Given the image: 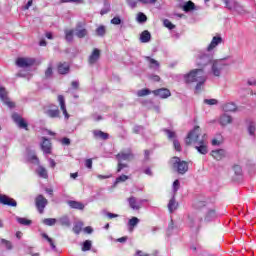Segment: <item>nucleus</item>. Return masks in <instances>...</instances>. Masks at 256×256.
<instances>
[{
    "label": "nucleus",
    "instance_id": "1",
    "mask_svg": "<svg viewBox=\"0 0 256 256\" xmlns=\"http://www.w3.org/2000/svg\"><path fill=\"white\" fill-rule=\"evenodd\" d=\"M209 63V55L202 54L198 57L197 66L201 67L200 69H193L188 74L184 75L185 83L191 84L196 83L195 93H201L205 87V82L207 81V75H205V70L203 67H206Z\"/></svg>",
    "mask_w": 256,
    "mask_h": 256
},
{
    "label": "nucleus",
    "instance_id": "2",
    "mask_svg": "<svg viewBox=\"0 0 256 256\" xmlns=\"http://www.w3.org/2000/svg\"><path fill=\"white\" fill-rule=\"evenodd\" d=\"M185 145L193 146L200 155H207L209 148L207 147L206 134L201 131V127L195 126L186 136Z\"/></svg>",
    "mask_w": 256,
    "mask_h": 256
},
{
    "label": "nucleus",
    "instance_id": "3",
    "mask_svg": "<svg viewBox=\"0 0 256 256\" xmlns=\"http://www.w3.org/2000/svg\"><path fill=\"white\" fill-rule=\"evenodd\" d=\"M170 163L172 165L173 171L178 173L179 175H185L187 171H189V162L185 160H181V158L174 156L171 160Z\"/></svg>",
    "mask_w": 256,
    "mask_h": 256
},
{
    "label": "nucleus",
    "instance_id": "4",
    "mask_svg": "<svg viewBox=\"0 0 256 256\" xmlns=\"http://www.w3.org/2000/svg\"><path fill=\"white\" fill-rule=\"evenodd\" d=\"M227 59H229V57L214 60L212 62L211 72L214 77H221V71H223V67H225V63H223V61H227Z\"/></svg>",
    "mask_w": 256,
    "mask_h": 256
},
{
    "label": "nucleus",
    "instance_id": "5",
    "mask_svg": "<svg viewBox=\"0 0 256 256\" xmlns=\"http://www.w3.org/2000/svg\"><path fill=\"white\" fill-rule=\"evenodd\" d=\"M44 113L45 115H47V117H50L51 119H57L61 117V111L59 110V107L54 104H50L44 107Z\"/></svg>",
    "mask_w": 256,
    "mask_h": 256
},
{
    "label": "nucleus",
    "instance_id": "6",
    "mask_svg": "<svg viewBox=\"0 0 256 256\" xmlns=\"http://www.w3.org/2000/svg\"><path fill=\"white\" fill-rule=\"evenodd\" d=\"M74 35L78 37V39H85L87 35H89V31L85 28V22H78L75 29Z\"/></svg>",
    "mask_w": 256,
    "mask_h": 256
},
{
    "label": "nucleus",
    "instance_id": "7",
    "mask_svg": "<svg viewBox=\"0 0 256 256\" xmlns=\"http://www.w3.org/2000/svg\"><path fill=\"white\" fill-rule=\"evenodd\" d=\"M35 64V60L31 58L20 57L16 59L15 65L20 69H27Z\"/></svg>",
    "mask_w": 256,
    "mask_h": 256
},
{
    "label": "nucleus",
    "instance_id": "8",
    "mask_svg": "<svg viewBox=\"0 0 256 256\" xmlns=\"http://www.w3.org/2000/svg\"><path fill=\"white\" fill-rule=\"evenodd\" d=\"M48 203L49 201L47 200V198H44L43 195H38L35 198V205L40 214H43V212L45 211V207H47Z\"/></svg>",
    "mask_w": 256,
    "mask_h": 256
},
{
    "label": "nucleus",
    "instance_id": "9",
    "mask_svg": "<svg viewBox=\"0 0 256 256\" xmlns=\"http://www.w3.org/2000/svg\"><path fill=\"white\" fill-rule=\"evenodd\" d=\"M0 99L3 101L4 105H7L10 109L15 107V103L12 102L7 96V90L4 87H0Z\"/></svg>",
    "mask_w": 256,
    "mask_h": 256
},
{
    "label": "nucleus",
    "instance_id": "10",
    "mask_svg": "<svg viewBox=\"0 0 256 256\" xmlns=\"http://www.w3.org/2000/svg\"><path fill=\"white\" fill-rule=\"evenodd\" d=\"M53 146L51 144V140L42 137L41 150L44 155H51Z\"/></svg>",
    "mask_w": 256,
    "mask_h": 256
},
{
    "label": "nucleus",
    "instance_id": "11",
    "mask_svg": "<svg viewBox=\"0 0 256 256\" xmlns=\"http://www.w3.org/2000/svg\"><path fill=\"white\" fill-rule=\"evenodd\" d=\"M152 93L155 97H160V99H168V97H171V91L167 88H160L152 91Z\"/></svg>",
    "mask_w": 256,
    "mask_h": 256
},
{
    "label": "nucleus",
    "instance_id": "12",
    "mask_svg": "<svg viewBox=\"0 0 256 256\" xmlns=\"http://www.w3.org/2000/svg\"><path fill=\"white\" fill-rule=\"evenodd\" d=\"M0 203L2 205H8V207H17V201L7 195L0 194Z\"/></svg>",
    "mask_w": 256,
    "mask_h": 256
},
{
    "label": "nucleus",
    "instance_id": "13",
    "mask_svg": "<svg viewBox=\"0 0 256 256\" xmlns=\"http://www.w3.org/2000/svg\"><path fill=\"white\" fill-rule=\"evenodd\" d=\"M100 57H101V50L95 48V49L92 51V53H91V55L89 56V58H88V63H89V65H95V63H97V62L99 61Z\"/></svg>",
    "mask_w": 256,
    "mask_h": 256
},
{
    "label": "nucleus",
    "instance_id": "14",
    "mask_svg": "<svg viewBox=\"0 0 256 256\" xmlns=\"http://www.w3.org/2000/svg\"><path fill=\"white\" fill-rule=\"evenodd\" d=\"M12 119L18 125V127H20V129H27V122H25V119H23V117H21L19 114L14 113L12 115Z\"/></svg>",
    "mask_w": 256,
    "mask_h": 256
},
{
    "label": "nucleus",
    "instance_id": "15",
    "mask_svg": "<svg viewBox=\"0 0 256 256\" xmlns=\"http://www.w3.org/2000/svg\"><path fill=\"white\" fill-rule=\"evenodd\" d=\"M133 157L134 156L131 150H128L127 152H120L116 155V159L118 160V162L130 161V159H133Z\"/></svg>",
    "mask_w": 256,
    "mask_h": 256
},
{
    "label": "nucleus",
    "instance_id": "16",
    "mask_svg": "<svg viewBox=\"0 0 256 256\" xmlns=\"http://www.w3.org/2000/svg\"><path fill=\"white\" fill-rule=\"evenodd\" d=\"M58 103L65 119H69V113L67 112V106L65 105V97H63V95H58Z\"/></svg>",
    "mask_w": 256,
    "mask_h": 256
},
{
    "label": "nucleus",
    "instance_id": "17",
    "mask_svg": "<svg viewBox=\"0 0 256 256\" xmlns=\"http://www.w3.org/2000/svg\"><path fill=\"white\" fill-rule=\"evenodd\" d=\"M223 43V38L221 36H214L211 43L207 47V51H213L217 45Z\"/></svg>",
    "mask_w": 256,
    "mask_h": 256
},
{
    "label": "nucleus",
    "instance_id": "18",
    "mask_svg": "<svg viewBox=\"0 0 256 256\" xmlns=\"http://www.w3.org/2000/svg\"><path fill=\"white\" fill-rule=\"evenodd\" d=\"M219 123L222 127H227V125H231V123H233V117L223 114L219 118Z\"/></svg>",
    "mask_w": 256,
    "mask_h": 256
},
{
    "label": "nucleus",
    "instance_id": "19",
    "mask_svg": "<svg viewBox=\"0 0 256 256\" xmlns=\"http://www.w3.org/2000/svg\"><path fill=\"white\" fill-rule=\"evenodd\" d=\"M211 156L213 159H216V161H221L225 157V150L224 149H218V150H212Z\"/></svg>",
    "mask_w": 256,
    "mask_h": 256
},
{
    "label": "nucleus",
    "instance_id": "20",
    "mask_svg": "<svg viewBox=\"0 0 256 256\" xmlns=\"http://www.w3.org/2000/svg\"><path fill=\"white\" fill-rule=\"evenodd\" d=\"M217 218V212L215 211V208H210L206 212L204 220L209 223V221H213V219Z\"/></svg>",
    "mask_w": 256,
    "mask_h": 256
},
{
    "label": "nucleus",
    "instance_id": "21",
    "mask_svg": "<svg viewBox=\"0 0 256 256\" xmlns=\"http://www.w3.org/2000/svg\"><path fill=\"white\" fill-rule=\"evenodd\" d=\"M68 205L71 209H78L79 211H83V209H85V204L78 201L70 200L68 201Z\"/></svg>",
    "mask_w": 256,
    "mask_h": 256
},
{
    "label": "nucleus",
    "instance_id": "22",
    "mask_svg": "<svg viewBox=\"0 0 256 256\" xmlns=\"http://www.w3.org/2000/svg\"><path fill=\"white\" fill-rule=\"evenodd\" d=\"M145 59H146V61H148L150 69H154L155 71H157V69H159V67H160L159 61H157L149 56H145Z\"/></svg>",
    "mask_w": 256,
    "mask_h": 256
},
{
    "label": "nucleus",
    "instance_id": "23",
    "mask_svg": "<svg viewBox=\"0 0 256 256\" xmlns=\"http://www.w3.org/2000/svg\"><path fill=\"white\" fill-rule=\"evenodd\" d=\"M69 69L70 67L67 62L58 64V73L60 75H67V73H69Z\"/></svg>",
    "mask_w": 256,
    "mask_h": 256
},
{
    "label": "nucleus",
    "instance_id": "24",
    "mask_svg": "<svg viewBox=\"0 0 256 256\" xmlns=\"http://www.w3.org/2000/svg\"><path fill=\"white\" fill-rule=\"evenodd\" d=\"M93 135L95 139H102L103 141H107V139H109V135L101 130H94Z\"/></svg>",
    "mask_w": 256,
    "mask_h": 256
},
{
    "label": "nucleus",
    "instance_id": "25",
    "mask_svg": "<svg viewBox=\"0 0 256 256\" xmlns=\"http://www.w3.org/2000/svg\"><path fill=\"white\" fill-rule=\"evenodd\" d=\"M37 175H39L42 179H48L49 174L47 173V168L39 165L38 168L36 169Z\"/></svg>",
    "mask_w": 256,
    "mask_h": 256
},
{
    "label": "nucleus",
    "instance_id": "26",
    "mask_svg": "<svg viewBox=\"0 0 256 256\" xmlns=\"http://www.w3.org/2000/svg\"><path fill=\"white\" fill-rule=\"evenodd\" d=\"M140 41L141 43H149L151 41V33L148 30H144L140 34Z\"/></svg>",
    "mask_w": 256,
    "mask_h": 256
},
{
    "label": "nucleus",
    "instance_id": "27",
    "mask_svg": "<svg viewBox=\"0 0 256 256\" xmlns=\"http://www.w3.org/2000/svg\"><path fill=\"white\" fill-rule=\"evenodd\" d=\"M139 218L137 217H132L129 221H128V229L130 231V233H133V230L135 229L136 225H139Z\"/></svg>",
    "mask_w": 256,
    "mask_h": 256
},
{
    "label": "nucleus",
    "instance_id": "28",
    "mask_svg": "<svg viewBox=\"0 0 256 256\" xmlns=\"http://www.w3.org/2000/svg\"><path fill=\"white\" fill-rule=\"evenodd\" d=\"M64 33H65V40L68 43H73V36L75 35V30L66 29V30H64Z\"/></svg>",
    "mask_w": 256,
    "mask_h": 256
},
{
    "label": "nucleus",
    "instance_id": "29",
    "mask_svg": "<svg viewBox=\"0 0 256 256\" xmlns=\"http://www.w3.org/2000/svg\"><path fill=\"white\" fill-rule=\"evenodd\" d=\"M223 2L226 5V9H229V11H235V7H237V1L236 0H223Z\"/></svg>",
    "mask_w": 256,
    "mask_h": 256
},
{
    "label": "nucleus",
    "instance_id": "30",
    "mask_svg": "<svg viewBox=\"0 0 256 256\" xmlns=\"http://www.w3.org/2000/svg\"><path fill=\"white\" fill-rule=\"evenodd\" d=\"M128 202L129 206L131 207V209H134V211H139V209H141V206L137 204V199L135 197H130L128 199Z\"/></svg>",
    "mask_w": 256,
    "mask_h": 256
},
{
    "label": "nucleus",
    "instance_id": "31",
    "mask_svg": "<svg viewBox=\"0 0 256 256\" xmlns=\"http://www.w3.org/2000/svg\"><path fill=\"white\" fill-rule=\"evenodd\" d=\"M223 109L226 112H233V111H237V105L233 102H228L226 104H224Z\"/></svg>",
    "mask_w": 256,
    "mask_h": 256
},
{
    "label": "nucleus",
    "instance_id": "32",
    "mask_svg": "<svg viewBox=\"0 0 256 256\" xmlns=\"http://www.w3.org/2000/svg\"><path fill=\"white\" fill-rule=\"evenodd\" d=\"M58 222L62 227H71V221L69 220V217L67 216H62L58 219Z\"/></svg>",
    "mask_w": 256,
    "mask_h": 256
},
{
    "label": "nucleus",
    "instance_id": "33",
    "mask_svg": "<svg viewBox=\"0 0 256 256\" xmlns=\"http://www.w3.org/2000/svg\"><path fill=\"white\" fill-rule=\"evenodd\" d=\"M44 77H45V79H51V77H53V64L52 63L48 64V67L46 68V70L44 72Z\"/></svg>",
    "mask_w": 256,
    "mask_h": 256
},
{
    "label": "nucleus",
    "instance_id": "34",
    "mask_svg": "<svg viewBox=\"0 0 256 256\" xmlns=\"http://www.w3.org/2000/svg\"><path fill=\"white\" fill-rule=\"evenodd\" d=\"M168 209L170 213H173L177 209V202L175 201V196L171 198V200L168 203Z\"/></svg>",
    "mask_w": 256,
    "mask_h": 256
},
{
    "label": "nucleus",
    "instance_id": "35",
    "mask_svg": "<svg viewBox=\"0 0 256 256\" xmlns=\"http://www.w3.org/2000/svg\"><path fill=\"white\" fill-rule=\"evenodd\" d=\"M234 11H236L239 15H245L247 14V10L239 4V2L236 4V7L234 8Z\"/></svg>",
    "mask_w": 256,
    "mask_h": 256
},
{
    "label": "nucleus",
    "instance_id": "36",
    "mask_svg": "<svg viewBox=\"0 0 256 256\" xmlns=\"http://www.w3.org/2000/svg\"><path fill=\"white\" fill-rule=\"evenodd\" d=\"M233 171L237 177L243 176V168L240 165H234Z\"/></svg>",
    "mask_w": 256,
    "mask_h": 256
},
{
    "label": "nucleus",
    "instance_id": "37",
    "mask_svg": "<svg viewBox=\"0 0 256 256\" xmlns=\"http://www.w3.org/2000/svg\"><path fill=\"white\" fill-rule=\"evenodd\" d=\"M138 23H145L147 21V15L142 12H139L136 17Z\"/></svg>",
    "mask_w": 256,
    "mask_h": 256
},
{
    "label": "nucleus",
    "instance_id": "38",
    "mask_svg": "<svg viewBox=\"0 0 256 256\" xmlns=\"http://www.w3.org/2000/svg\"><path fill=\"white\" fill-rule=\"evenodd\" d=\"M83 229V222H78L74 225L73 231L76 235H79Z\"/></svg>",
    "mask_w": 256,
    "mask_h": 256
},
{
    "label": "nucleus",
    "instance_id": "39",
    "mask_svg": "<svg viewBox=\"0 0 256 256\" xmlns=\"http://www.w3.org/2000/svg\"><path fill=\"white\" fill-rule=\"evenodd\" d=\"M44 225H48V227H53L55 223H57V219L55 218H46L43 220Z\"/></svg>",
    "mask_w": 256,
    "mask_h": 256
},
{
    "label": "nucleus",
    "instance_id": "40",
    "mask_svg": "<svg viewBox=\"0 0 256 256\" xmlns=\"http://www.w3.org/2000/svg\"><path fill=\"white\" fill-rule=\"evenodd\" d=\"M184 11H193L195 9V3L188 1L184 6H183Z\"/></svg>",
    "mask_w": 256,
    "mask_h": 256
},
{
    "label": "nucleus",
    "instance_id": "41",
    "mask_svg": "<svg viewBox=\"0 0 256 256\" xmlns=\"http://www.w3.org/2000/svg\"><path fill=\"white\" fill-rule=\"evenodd\" d=\"M91 247H92V242H91V240H86V241L83 243L82 251H91Z\"/></svg>",
    "mask_w": 256,
    "mask_h": 256
},
{
    "label": "nucleus",
    "instance_id": "42",
    "mask_svg": "<svg viewBox=\"0 0 256 256\" xmlns=\"http://www.w3.org/2000/svg\"><path fill=\"white\" fill-rule=\"evenodd\" d=\"M146 95H151V90L149 89H142L137 92L138 97H146Z\"/></svg>",
    "mask_w": 256,
    "mask_h": 256
},
{
    "label": "nucleus",
    "instance_id": "43",
    "mask_svg": "<svg viewBox=\"0 0 256 256\" xmlns=\"http://www.w3.org/2000/svg\"><path fill=\"white\" fill-rule=\"evenodd\" d=\"M206 203L204 201H196L193 204L194 209H197L198 211L203 209V207H205Z\"/></svg>",
    "mask_w": 256,
    "mask_h": 256
},
{
    "label": "nucleus",
    "instance_id": "44",
    "mask_svg": "<svg viewBox=\"0 0 256 256\" xmlns=\"http://www.w3.org/2000/svg\"><path fill=\"white\" fill-rule=\"evenodd\" d=\"M106 33V30H105V26H100L96 29V34L99 36V37H103Z\"/></svg>",
    "mask_w": 256,
    "mask_h": 256
},
{
    "label": "nucleus",
    "instance_id": "45",
    "mask_svg": "<svg viewBox=\"0 0 256 256\" xmlns=\"http://www.w3.org/2000/svg\"><path fill=\"white\" fill-rule=\"evenodd\" d=\"M127 179H129V176L127 175H121L119 176L116 181H115V185H117V183H125V181H127Z\"/></svg>",
    "mask_w": 256,
    "mask_h": 256
},
{
    "label": "nucleus",
    "instance_id": "46",
    "mask_svg": "<svg viewBox=\"0 0 256 256\" xmlns=\"http://www.w3.org/2000/svg\"><path fill=\"white\" fill-rule=\"evenodd\" d=\"M1 243L2 245H5L6 249H9V250L13 249V245L9 240L1 239Z\"/></svg>",
    "mask_w": 256,
    "mask_h": 256
},
{
    "label": "nucleus",
    "instance_id": "47",
    "mask_svg": "<svg viewBox=\"0 0 256 256\" xmlns=\"http://www.w3.org/2000/svg\"><path fill=\"white\" fill-rule=\"evenodd\" d=\"M17 221L20 225H31V220H27L26 218H17Z\"/></svg>",
    "mask_w": 256,
    "mask_h": 256
},
{
    "label": "nucleus",
    "instance_id": "48",
    "mask_svg": "<svg viewBox=\"0 0 256 256\" xmlns=\"http://www.w3.org/2000/svg\"><path fill=\"white\" fill-rule=\"evenodd\" d=\"M138 1L143 5H155L157 3V0H138Z\"/></svg>",
    "mask_w": 256,
    "mask_h": 256
},
{
    "label": "nucleus",
    "instance_id": "49",
    "mask_svg": "<svg viewBox=\"0 0 256 256\" xmlns=\"http://www.w3.org/2000/svg\"><path fill=\"white\" fill-rule=\"evenodd\" d=\"M129 7H131V9H135V7H137V3H139V0H126Z\"/></svg>",
    "mask_w": 256,
    "mask_h": 256
},
{
    "label": "nucleus",
    "instance_id": "50",
    "mask_svg": "<svg viewBox=\"0 0 256 256\" xmlns=\"http://www.w3.org/2000/svg\"><path fill=\"white\" fill-rule=\"evenodd\" d=\"M163 23H164V27H167V29H175V25H173L171 21L165 19Z\"/></svg>",
    "mask_w": 256,
    "mask_h": 256
},
{
    "label": "nucleus",
    "instance_id": "51",
    "mask_svg": "<svg viewBox=\"0 0 256 256\" xmlns=\"http://www.w3.org/2000/svg\"><path fill=\"white\" fill-rule=\"evenodd\" d=\"M110 23L112 25H121V18L119 16H116L110 21Z\"/></svg>",
    "mask_w": 256,
    "mask_h": 256
},
{
    "label": "nucleus",
    "instance_id": "52",
    "mask_svg": "<svg viewBox=\"0 0 256 256\" xmlns=\"http://www.w3.org/2000/svg\"><path fill=\"white\" fill-rule=\"evenodd\" d=\"M173 145H174V149H175L176 151H181V143H179V140L174 139V140H173Z\"/></svg>",
    "mask_w": 256,
    "mask_h": 256
},
{
    "label": "nucleus",
    "instance_id": "53",
    "mask_svg": "<svg viewBox=\"0 0 256 256\" xmlns=\"http://www.w3.org/2000/svg\"><path fill=\"white\" fill-rule=\"evenodd\" d=\"M204 103L206 105H217L218 101H217V99H205Z\"/></svg>",
    "mask_w": 256,
    "mask_h": 256
},
{
    "label": "nucleus",
    "instance_id": "54",
    "mask_svg": "<svg viewBox=\"0 0 256 256\" xmlns=\"http://www.w3.org/2000/svg\"><path fill=\"white\" fill-rule=\"evenodd\" d=\"M166 135H168V139H175L177 137V134L171 130H165Z\"/></svg>",
    "mask_w": 256,
    "mask_h": 256
},
{
    "label": "nucleus",
    "instance_id": "55",
    "mask_svg": "<svg viewBox=\"0 0 256 256\" xmlns=\"http://www.w3.org/2000/svg\"><path fill=\"white\" fill-rule=\"evenodd\" d=\"M255 130H256L255 125L250 124L248 126V133H249V135H255Z\"/></svg>",
    "mask_w": 256,
    "mask_h": 256
},
{
    "label": "nucleus",
    "instance_id": "56",
    "mask_svg": "<svg viewBox=\"0 0 256 256\" xmlns=\"http://www.w3.org/2000/svg\"><path fill=\"white\" fill-rule=\"evenodd\" d=\"M179 187H180L179 180H175V181L173 182V191H174V193H176L177 191H179Z\"/></svg>",
    "mask_w": 256,
    "mask_h": 256
},
{
    "label": "nucleus",
    "instance_id": "57",
    "mask_svg": "<svg viewBox=\"0 0 256 256\" xmlns=\"http://www.w3.org/2000/svg\"><path fill=\"white\" fill-rule=\"evenodd\" d=\"M85 167H87V169H93V160L92 159H87L85 161Z\"/></svg>",
    "mask_w": 256,
    "mask_h": 256
},
{
    "label": "nucleus",
    "instance_id": "58",
    "mask_svg": "<svg viewBox=\"0 0 256 256\" xmlns=\"http://www.w3.org/2000/svg\"><path fill=\"white\" fill-rule=\"evenodd\" d=\"M33 6V0H29L25 6L22 7L23 11H28L30 7Z\"/></svg>",
    "mask_w": 256,
    "mask_h": 256
},
{
    "label": "nucleus",
    "instance_id": "59",
    "mask_svg": "<svg viewBox=\"0 0 256 256\" xmlns=\"http://www.w3.org/2000/svg\"><path fill=\"white\" fill-rule=\"evenodd\" d=\"M62 145H71V139L65 137L61 140Z\"/></svg>",
    "mask_w": 256,
    "mask_h": 256
},
{
    "label": "nucleus",
    "instance_id": "60",
    "mask_svg": "<svg viewBox=\"0 0 256 256\" xmlns=\"http://www.w3.org/2000/svg\"><path fill=\"white\" fill-rule=\"evenodd\" d=\"M149 78L151 79V81H154V82L161 81V77H159L158 75H151Z\"/></svg>",
    "mask_w": 256,
    "mask_h": 256
},
{
    "label": "nucleus",
    "instance_id": "61",
    "mask_svg": "<svg viewBox=\"0 0 256 256\" xmlns=\"http://www.w3.org/2000/svg\"><path fill=\"white\" fill-rule=\"evenodd\" d=\"M223 143V140H218L217 138H214L212 140V145L219 146Z\"/></svg>",
    "mask_w": 256,
    "mask_h": 256
},
{
    "label": "nucleus",
    "instance_id": "62",
    "mask_svg": "<svg viewBox=\"0 0 256 256\" xmlns=\"http://www.w3.org/2000/svg\"><path fill=\"white\" fill-rule=\"evenodd\" d=\"M127 167V164H123L121 162L118 163V169L117 172L120 173L121 170L125 169Z\"/></svg>",
    "mask_w": 256,
    "mask_h": 256
},
{
    "label": "nucleus",
    "instance_id": "63",
    "mask_svg": "<svg viewBox=\"0 0 256 256\" xmlns=\"http://www.w3.org/2000/svg\"><path fill=\"white\" fill-rule=\"evenodd\" d=\"M48 161L50 163V167L52 169H55V167L57 166V163L55 162V160H53V158H49Z\"/></svg>",
    "mask_w": 256,
    "mask_h": 256
},
{
    "label": "nucleus",
    "instance_id": "64",
    "mask_svg": "<svg viewBox=\"0 0 256 256\" xmlns=\"http://www.w3.org/2000/svg\"><path fill=\"white\" fill-rule=\"evenodd\" d=\"M247 85L256 87V80L255 79H250L247 81Z\"/></svg>",
    "mask_w": 256,
    "mask_h": 256
}]
</instances>
